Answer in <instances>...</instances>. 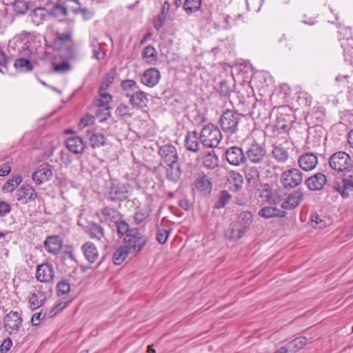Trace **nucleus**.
Wrapping results in <instances>:
<instances>
[{
	"label": "nucleus",
	"mask_w": 353,
	"mask_h": 353,
	"mask_svg": "<svg viewBox=\"0 0 353 353\" xmlns=\"http://www.w3.org/2000/svg\"><path fill=\"white\" fill-rule=\"evenodd\" d=\"M252 214L249 211L239 214L236 221L232 222L226 232V236L231 240H239L246 233L252 223Z\"/></svg>",
	"instance_id": "1"
},
{
	"label": "nucleus",
	"mask_w": 353,
	"mask_h": 353,
	"mask_svg": "<svg viewBox=\"0 0 353 353\" xmlns=\"http://www.w3.org/2000/svg\"><path fill=\"white\" fill-rule=\"evenodd\" d=\"M200 139L203 146L209 148H216L222 139L221 132L217 126L208 123L203 127Z\"/></svg>",
	"instance_id": "2"
},
{
	"label": "nucleus",
	"mask_w": 353,
	"mask_h": 353,
	"mask_svg": "<svg viewBox=\"0 0 353 353\" xmlns=\"http://www.w3.org/2000/svg\"><path fill=\"white\" fill-rule=\"evenodd\" d=\"M243 115L235 110H227L221 115L219 124L224 132L232 135L238 130L239 123Z\"/></svg>",
	"instance_id": "3"
},
{
	"label": "nucleus",
	"mask_w": 353,
	"mask_h": 353,
	"mask_svg": "<svg viewBox=\"0 0 353 353\" xmlns=\"http://www.w3.org/2000/svg\"><path fill=\"white\" fill-rule=\"evenodd\" d=\"M145 235L141 234L137 228H132L124 237L123 245L129 249L132 256H136L147 243Z\"/></svg>",
	"instance_id": "4"
},
{
	"label": "nucleus",
	"mask_w": 353,
	"mask_h": 353,
	"mask_svg": "<svg viewBox=\"0 0 353 353\" xmlns=\"http://www.w3.org/2000/svg\"><path fill=\"white\" fill-rule=\"evenodd\" d=\"M246 160L253 164L270 165V161L268 159L267 151L262 144L254 141L245 151Z\"/></svg>",
	"instance_id": "5"
},
{
	"label": "nucleus",
	"mask_w": 353,
	"mask_h": 353,
	"mask_svg": "<svg viewBox=\"0 0 353 353\" xmlns=\"http://www.w3.org/2000/svg\"><path fill=\"white\" fill-rule=\"evenodd\" d=\"M329 165L337 172H350L352 167L350 156L342 151L335 152L330 157Z\"/></svg>",
	"instance_id": "6"
},
{
	"label": "nucleus",
	"mask_w": 353,
	"mask_h": 353,
	"mask_svg": "<svg viewBox=\"0 0 353 353\" xmlns=\"http://www.w3.org/2000/svg\"><path fill=\"white\" fill-rule=\"evenodd\" d=\"M23 319L18 312L10 311L3 319L5 331L9 335H16L22 326Z\"/></svg>",
	"instance_id": "7"
},
{
	"label": "nucleus",
	"mask_w": 353,
	"mask_h": 353,
	"mask_svg": "<svg viewBox=\"0 0 353 353\" xmlns=\"http://www.w3.org/2000/svg\"><path fill=\"white\" fill-rule=\"evenodd\" d=\"M303 181V174L297 168H290L281 175V183L285 188H294L299 185Z\"/></svg>",
	"instance_id": "8"
},
{
	"label": "nucleus",
	"mask_w": 353,
	"mask_h": 353,
	"mask_svg": "<svg viewBox=\"0 0 353 353\" xmlns=\"http://www.w3.org/2000/svg\"><path fill=\"white\" fill-rule=\"evenodd\" d=\"M290 151H292V143L285 140L281 143H274L272 144V157L280 163H286L289 158Z\"/></svg>",
	"instance_id": "9"
},
{
	"label": "nucleus",
	"mask_w": 353,
	"mask_h": 353,
	"mask_svg": "<svg viewBox=\"0 0 353 353\" xmlns=\"http://www.w3.org/2000/svg\"><path fill=\"white\" fill-rule=\"evenodd\" d=\"M333 189L337 192L342 198L347 199L350 192H353V173L344 174L341 179L335 181Z\"/></svg>",
	"instance_id": "10"
},
{
	"label": "nucleus",
	"mask_w": 353,
	"mask_h": 353,
	"mask_svg": "<svg viewBox=\"0 0 353 353\" xmlns=\"http://www.w3.org/2000/svg\"><path fill=\"white\" fill-rule=\"evenodd\" d=\"M39 43L33 37H29L19 50L21 57L36 62L39 56Z\"/></svg>",
	"instance_id": "11"
},
{
	"label": "nucleus",
	"mask_w": 353,
	"mask_h": 353,
	"mask_svg": "<svg viewBox=\"0 0 353 353\" xmlns=\"http://www.w3.org/2000/svg\"><path fill=\"white\" fill-rule=\"evenodd\" d=\"M225 157L230 165L236 166L244 163L246 161L245 153L243 152L241 148L238 146H232L228 148L225 150Z\"/></svg>",
	"instance_id": "12"
},
{
	"label": "nucleus",
	"mask_w": 353,
	"mask_h": 353,
	"mask_svg": "<svg viewBox=\"0 0 353 353\" xmlns=\"http://www.w3.org/2000/svg\"><path fill=\"white\" fill-rule=\"evenodd\" d=\"M37 192L34 188L29 184H23L16 192L17 200L22 204H27L37 199Z\"/></svg>",
	"instance_id": "13"
},
{
	"label": "nucleus",
	"mask_w": 353,
	"mask_h": 353,
	"mask_svg": "<svg viewBox=\"0 0 353 353\" xmlns=\"http://www.w3.org/2000/svg\"><path fill=\"white\" fill-rule=\"evenodd\" d=\"M36 279L42 283H52L54 278V271L52 265L45 263L37 266Z\"/></svg>",
	"instance_id": "14"
},
{
	"label": "nucleus",
	"mask_w": 353,
	"mask_h": 353,
	"mask_svg": "<svg viewBox=\"0 0 353 353\" xmlns=\"http://www.w3.org/2000/svg\"><path fill=\"white\" fill-rule=\"evenodd\" d=\"M52 176V170L51 165L45 163L41 164L32 174V181L37 185H41L48 181Z\"/></svg>",
	"instance_id": "15"
},
{
	"label": "nucleus",
	"mask_w": 353,
	"mask_h": 353,
	"mask_svg": "<svg viewBox=\"0 0 353 353\" xmlns=\"http://www.w3.org/2000/svg\"><path fill=\"white\" fill-rule=\"evenodd\" d=\"M159 154L164 163H176L179 160L177 150L174 145L170 143L159 147Z\"/></svg>",
	"instance_id": "16"
},
{
	"label": "nucleus",
	"mask_w": 353,
	"mask_h": 353,
	"mask_svg": "<svg viewBox=\"0 0 353 353\" xmlns=\"http://www.w3.org/2000/svg\"><path fill=\"white\" fill-rule=\"evenodd\" d=\"M184 145L187 150L193 153H198L201 148V145H203L201 142L200 134L196 130L188 132L185 135Z\"/></svg>",
	"instance_id": "17"
},
{
	"label": "nucleus",
	"mask_w": 353,
	"mask_h": 353,
	"mask_svg": "<svg viewBox=\"0 0 353 353\" xmlns=\"http://www.w3.org/2000/svg\"><path fill=\"white\" fill-rule=\"evenodd\" d=\"M125 97L129 99V102L133 107L139 109L145 108L149 101L147 93L140 90L132 93L126 92Z\"/></svg>",
	"instance_id": "18"
},
{
	"label": "nucleus",
	"mask_w": 353,
	"mask_h": 353,
	"mask_svg": "<svg viewBox=\"0 0 353 353\" xmlns=\"http://www.w3.org/2000/svg\"><path fill=\"white\" fill-rule=\"evenodd\" d=\"M161 74L158 69L150 68L145 70L141 76V83L148 88H153L158 84Z\"/></svg>",
	"instance_id": "19"
},
{
	"label": "nucleus",
	"mask_w": 353,
	"mask_h": 353,
	"mask_svg": "<svg viewBox=\"0 0 353 353\" xmlns=\"http://www.w3.org/2000/svg\"><path fill=\"white\" fill-rule=\"evenodd\" d=\"M101 222L107 223L112 225L121 219L120 212L114 208L105 207L101 210L100 214L97 213Z\"/></svg>",
	"instance_id": "20"
},
{
	"label": "nucleus",
	"mask_w": 353,
	"mask_h": 353,
	"mask_svg": "<svg viewBox=\"0 0 353 353\" xmlns=\"http://www.w3.org/2000/svg\"><path fill=\"white\" fill-rule=\"evenodd\" d=\"M327 181V176L323 173L318 172L307 178L305 184L310 190L316 191L322 190Z\"/></svg>",
	"instance_id": "21"
},
{
	"label": "nucleus",
	"mask_w": 353,
	"mask_h": 353,
	"mask_svg": "<svg viewBox=\"0 0 353 353\" xmlns=\"http://www.w3.org/2000/svg\"><path fill=\"white\" fill-rule=\"evenodd\" d=\"M298 163L302 170L311 171L316 168L318 158L313 152H306L299 156Z\"/></svg>",
	"instance_id": "22"
},
{
	"label": "nucleus",
	"mask_w": 353,
	"mask_h": 353,
	"mask_svg": "<svg viewBox=\"0 0 353 353\" xmlns=\"http://www.w3.org/2000/svg\"><path fill=\"white\" fill-rule=\"evenodd\" d=\"M304 195L300 190L295 191L289 194L287 199L282 202L281 207L283 210H291L296 208L303 201Z\"/></svg>",
	"instance_id": "23"
},
{
	"label": "nucleus",
	"mask_w": 353,
	"mask_h": 353,
	"mask_svg": "<svg viewBox=\"0 0 353 353\" xmlns=\"http://www.w3.org/2000/svg\"><path fill=\"white\" fill-rule=\"evenodd\" d=\"M194 187L199 192L210 193L212 190V181L208 176L200 174L195 179Z\"/></svg>",
	"instance_id": "24"
},
{
	"label": "nucleus",
	"mask_w": 353,
	"mask_h": 353,
	"mask_svg": "<svg viewBox=\"0 0 353 353\" xmlns=\"http://www.w3.org/2000/svg\"><path fill=\"white\" fill-rule=\"evenodd\" d=\"M113 100L112 94L107 92H100L98 90V96L92 101L93 108H101L110 106V103Z\"/></svg>",
	"instance_id": "25"
},
{
	"label": "nucleus",
	"mask_w": 353,
	"mask_h": 353,
	"mask_svg": "<svg viewBox=\"0 0 353 353\" xmlns=\"http://www.w3.org/2000/svg\"><path fill=\"white\" fill-rule=\"evenodd\" d=\"M66 146L70 151L74 154L82 153L85 148L84 142L79 137L68 138L66 141Z\"/></svg>",
	"instance_id": "26"
},
{
	"label": "nucleus",
	"mask_w": 353,
	"mask_h": 353,
	"mask_svg": "<svg viewBox=\"0 0 353 353\" xmlns=\"http://www.w3.org/2000/svg\"><path fill=\"white\" fill-rule=\"evenodd\" d=\"M166 168V177L172 182H176L181 177V169L178 161L176 163H165Z\"/></svg>",
	"instance_id": "27"
},
{
	"label": "nucleus",
	"mask_w": 353,
	"mask_h": 353,
	"mask_svg": "<svg viewBox=\"0 0 353 353\" xmlns=\"http://www.w3.org/2000/svg\"><path fill=\"white\" fill-rule=\"evenodd\" d=\"M287 213L285 210H279L276 207L267 206L261 208L259 212V215L265 219L272 217H285Z\"/></svg>",
	"instance_id": "28"
},
{
	"label": "nucleus",
	"mask_w": 353,
	"mask_h": 353,
	"mask_svg": "<svg viewBox=\"0 0 353 353\" xmlns=\"http://www.w3.org/2000/svg\"><path fill=\"white\" fill-rule=\"evenodd\" d=\"M341 46L344 50L345 62L353 68V38H347L341 41Z\"/></svg>",
	"instance_id": "29"
},
{
	"label": "nucleus",
	"mask_w": 353,
	"mask_h": 353,
	"mask_svg": "<svg viewBox=\"0 0 353 353\" xmlns=\"http://www.w3.org/2000/svg\"><path fill=\"white\" fill-rule=\"evenodd\" d=\"M245 176L250 185L257 186L260 181V174L256 166L247 165L245 169Z\"/></svg>",
	"instance_id": "30"
},
{
	"label": "nucleus",
	"mask_w": 353,
	"mask_h": 353,
	"mask_svg": "<svg viewBox=\"0 0 353 353\" xmlns=\"http://www.w3.org/2000/svg\"><path fill=\"white\" fill-rule=\"evenodd\" d=\"M44 248L48 252L57 254L61 248V242L57 236H48L44 241Z\"/></svg>",
	"instance_id": "31"
},
{
	"label": "nucleus",
	"mask_w": 353,
	"mask_h": 353,
	"mask_svg": "<svg viewBox=\"0 0 353 353\" xmlns=\"http://www.w3.org/2000/svg\"><path fill=\"white\" fill-rule=\"evenodd\" d=\"M141 57L146 63L154 65L158 60V52L153 46L148 45L142 50Z\"/></svg>",
	"instance_id": "32"
},
{
	"label": "nucleus",
	"mask_w": 353,
	"mask_h": 353,
	"mask_svg": "<svg viewBox=\"0 0 353 353\" xmlns=\"http://www.w3.org/2000/svg\"><path fill=\"white\" fill-rule=\"evenodd\" d=\"M130 255H132L131 252L126 246L122 245L115 250L112 256L113 263L117 265H119L122 264Z\"/></svg>",
	"instance_id": "33"
},
{
	"label": "nucleus",
	"mask_w": 353,
	"mask_h": 353,
	"mask_svg": "<svg viewBox=\"0 0 353 353\" xmlns=\"http://www.w3.org/2000/svg\"><path fill=\"white\" fill-rule=\"evenodd\" d=\"M126 198L127 190L125 187L119 185L112 187L108 196V199L111 201H120Z\"/></svg>",
	"instance_id": "34"
},
{
	"label": "nucleus",
	"mask_w": 353,
	"mask_h": 353,
	"mask_svg": "<svg viewBox=\"0 0 353 353\" xmlns=\"http://www.w3.org/2000/svg\"><path fill=\"white\" fill-rule=\"evenodd\" d=\"M28 302L32 310H34L44 304L46 296L43 292L30 293L28 295Z\"/></svg>",
	"instance_id": "35"
},
{
	"label": "nucleus",
	"mask_w": 353,
	"mask_h": 353,
	"mask_svg": "<svg viewBox=\"0 0 353 353\" xmlns=\"http://www.w3.org/2000/svg\"><path fill=\"white\" fill-rule=\"evenodd\" d=\"M59 53L66 59H73L77 56V48L74 42L59 46Z\"/></svg>",
	"instance_id": "36"
},
{
	"label": "nucleus",
	"mask_w": 353,
	"mask_h": 353,
	"mask_svg": "<svg viewBox=\"0 0 353 353\" xmlns=\"http://www.w3.org/2000/svg\"><path fill=\"white\" fill-rule=\"evenodd\" d=\"M33 63L35 62L28 59L27 58L21 57L20 58L16 59L14 63V66L17 70L22 72H26L31 71L33 69Z\"/></svg>",
	"instance_id": "37"
},
{
	"label": "nucleus",
	"mask_w": 353,
	"mask_h": 353,
	"mask_svg": "<svg viewBox=\"0 0 353 353\" xmlns=\"http://www.w3.org/2000/svg\"><path fill=\"white\" fill-rule=\"evenodd\" d=\"M307 339L304 336H300L288 342L286 346L290 353H296L302 349L307 344Z\"/></svg>",
	"instance_id": "38"
},
{
	"label": "nucleus",
	"mask_w": 353,
	"mask_h": 353,
	"mask_svg": "<svg viewBox=\"0 0 353 353\" xmlns=\"http://www.w3.org/2000/svg\"><path fill=\"white\" fill-rule=\"evenodd\" d=\"M49 13L59 21H63L67 17L68 8L65 6L56 4L51 8Z\"/></svg>",
	"instance_id": "39"
},
{
	"label": "nucleus",
	"mask_w": 353,
	"mask_h": 353,
	"mask_svg": "<svg viewBox=\"0 0 353 353\" xmlns=\"http://www.w3.org/2000/svg\"><path fill=\"white\" fill-rule=\"evenodd\" d=\"M202 0H185L183 9L186 14H190L199 10Z\"/></svg>",
	"instance_id": "40"
},
{
	"label": "nucleus",
	"mask_w": 353,
	"mask_h": 353,
	"mask_svg": "<svg viewBox=\"0 0 353 353\" xmlns=\"http://www.w3.org/2000/svg\"><path fill=\"white\" fill-rule=\"evenodd\" d=\"M219 160L214 151L208 152L203 158V165L209 169H214L218 165Z\"/></svg>",
	"instance_id": "41"
},
{
	"label": "nucleus",
	"mask_w": 353,
	"mask_h": 353,
	"mask_svg": "<svg viewBox=\"0 0 353 353\" xmlns=\"http://www.w3.org/2000/svg\"><path fill=\"white\" fill-rule=\"evenodd\" d=\"M21 181L22 178L21 176H14L3 184L2 190L5 192H12Z\"/></svg>",
	"instance_id": "42"
},
{
	"label": "nucleus",
	"mask_w": 353,
	"mask_h": 353,
	"mask_svg": "<svg viewBox=\"0 0 353 353\" xmlns=\"http://www.w3.org/2000/svg\"><path fill=\"white\" fill-rule=\"evenodd\" d=\"M104 236L103 228L96 223H90V238L96 239L99 241Z\"/></svg>",
	"instance_id": "43"
},
{
	"label": "nucleus",
	"mask_w": 353,
	"mask_h": 353,
	"mask_svg": "<svg viewBox=\"0 0 353 353\" xmlns=\"http://www.w3.org/2000/svg\"><path fill=\"white\" fill-rule=\"evenodd\" d=\"M57 39L59 46L64 44L71 43L74 42L72 40V29H68L63 32L57 33Z\"/></svg>",
	"instance_id": "44"
},
{
	"label": "nucleus",
	"mask_w": 353,
	"mask_h": 353,
	"mask_svg": "<svg viewBox=\"0 0 353 353\" xmlns=\"http://www.w3.org/2000/svg\"><path fill=\"white\" fill-rule=\"evenodd\" d=\"M231 195L225 190L221 191L219 194L218 200L216 201L214 207L216 208H222L230 201Z\"/></svg>",
	"instance_id": "45"
},
{
	"label": "nucleus",
	"mask_w": 353,
	"mask_h": 353,
	"mask_svg": "<svg viewBox=\"0 0 353 353\" xmlns=\"http://www.w3.org/2000/svg\"><path fill=\"white\" fill-rule=\"evenodd\" d=\"M95 114L99 122H104L111 117V107L98 108Z\"/></svg>",
	"instance_id": "46"
},
{
	"label": "nucleus",
	"mask_w": 353,
	"mask_h": 353,
	"mask_svg": "<svg viewBox=\"0 0 353 353\" xmlns=\"http://www.w3.org/2000/svg\"><path fill=\"white\" fill-rule=\"evenodd\" d=\"M114 80V74L113 72L107 73L99 85V90H100V92H106L109 87L113 83Z\"/></svg>",
	"instance_id": "47"
},
{
	"label": "nucleus",
	"mask_w": 353,
	"mask_h": 353,
	"mask_svg": "<svg viewBox=\"0 0 353 353\" xmlns=\"http://www.w3.org/2000/svg\"><path fill=\"white\" fill-rule=\"evenodd\" d=\"M112 226L116 228L117 234L120 237L124 234L126 235L131 230L129 228L128 223L126 221L121 220V219L119 220L118 222L112 225Z\"/></svg>",
	"instance_id": "48"
},
{
	"label": "nucleus",
	"mask_w": 353,
	"mask_h": 353,
	"mask_svg": "<svg viewBox=\"0 0 353 353\" xmlns=\"http://www.w3.org/2000/svg\"><path fill=\"white\" fill-rule=\"evenodd\" d=\"M171 229L170 228H159L157 232V239L161 244H164L170 235Z\"/></svg>",
	"instance_id": "49"
},
{
	"label": "nucleus",
	"mask_w": 353,
	"mask_h": 353,
	"mask_svg": "<svg viewBox=\"0 0 353 353\" xmlns=\"http://www.w3.org/2000/svg\"><path fill=\"white\" fill-rule=\"evenodd\" d=\"M115 114L120 118L130 117V108L128 105L121 103L115 110Z\"/></svg>",
	"instance_id": "50"
},
{
	"label": "nucleus",
	"mask_w": 353,
	"mask_h": 353,
	"mask_svg": "<svg viewBox=\"0 0 353 353\" xmlns=\"http://www.w3.org/2000/svg\"><path fill=\"white\" fill-rule=\"evenodd\" d=\"M121 87L127 92H130V91L134 92L139 90V86L137 85V82L133 79H125L122 81L121 83Z\"/></svg>",
	"instance_id": "51"
},
{
	"label": "nucleus",
	"mask_w": 353,
	"mask_h": 353,
	"mask_svg": "<svg viewBox=\"0 0 353 353\" xmlns=\"http://www.w3.org/2000/svg\"><path fill=\"white\" fill-rule=\"evenodd\" d=\"M150 216V210L148 209H141L135 212L134 216L137 224H140Z\"/></svg>",
	"instance_id": "52"
},
{
	"label": "nucleus",
	"mask_w": 353,
	"mask_h": 353,
	"mask_svg": "<svg viewBox=\"0 0 353 353\" xmlns=\"http://www.w3.org/2000/svg\"><path fill=\"white\" fill-rule=\"evenodd\" d=\"M105 137L101 134H93L90 137V144L92 148H98L105 143Z\"/></svg>",
	"instance_id": "53"
},
{
	"label": "nucleus",
	"mask_w": 353,
	"mask_h": 353,
	"mask_svg": "<svg viewBox=\"0 0 353 353\" xmlns=\"http://www.w3.org/2000/svg\"><path fill=\"white\" fill-rule=\"evenodd\" d=\"M228 181L230 182H234L233 187L234 190H237L241 188L243 183V178L242 176L238 172H232L230 175Z\"/></svg>",
	"instance_id": "54"
},
{
	"label": "nucleus",
	"mask_w": 353,
	"mask_h": 353,
	"mask_svg": "<svg viewBox=\"0 0 353 353\" xmlns=\"http://www.w3.org/2000/svg\"><path fill=\"white\" fill-rule=\"evenodd\" d=\"M47 309L42 310L39 312L34 313L31 318V323L33 326H37L39 325L41 321L46 319Z\"/></svg>",
	"instance_id": "55"
},
{
	"label": "nucleus",
	"mask_w": 353,
	"mask_h": 353,
	"mask_svg": "<svg viewBox=\"0 0 353 353\" xmlns=\"http://www.w3.org/2000/svg\"><path fill=\"white\" fill-rule=\"evenodd\" d=\"M57 290L59 295L66 294L70 291V285L66 280H62L57 283Z\"/></svg>",
	"instance_id": "56"
},
{
	"label": "nucleus",
	"mask_w": 353,
	"mask_h": 353,
	"mask_svg": "<svg viewBox=\"0 0 353 353\" xmlns=\"http://www.w3.org/2000/svg\"><path fill=\"white\" fill-rule=\"evenodd\" d=\"M53 68L55 72L64 74L70 71L71 66L67 61H64L61 63H53Z\"/></svg>",
	"instance_id": "57"
},
{
	"label": "nucleus",
	"mask_w": 353,
	"mask_h": 353,
	"mask_svg": "<svg viewBox=\"0 0 353 353\" xmlns=\"http://www.w3.org/2000/svg\"><path fill=\"white\" fill-rule=\"evenodd\" d=\"M312 132L311 131L309 132V135L307 137V143H312L313 147H319L322 143V137L321 135H314L312 136Z\"/></svg>",
	"instance_id": "58"
},
{
	"label": "nucleus",
	"mask_w": 353,
	"mask_h": 353,
	"mask_svg": "<svg viewBox=\"0 0 353 353\" xmlns=\"http://www.w3.org/2000/svg\"><path fill=\"white\" fill-rule=\"evenodd\" d=\"M78 225L82 227L83 229L87 231L88 228V214L85 211V212H82L79 215L78 217Z\"/></svg>",
	"instance_id": "59"
},
{
	"label": "nucleus",
	"mask_w": 353,
	"mask_h": 353,
	"mask_svg": "<svg viewBox=\"0 0 353 353\" xmlns=\"http://www.w3.org/2000/svg\"><path fill=\"white\" fill-rule=\"evenodd\" d=\"M45 10L42 8H37L34 9L32 14V18L34 21H36L35 18H39V21H37V23H41V21L46 16Z\"/></svg>",
	"instance_id": "60"
},
{
	"label": "nucleus",
	"mask_w": 353,
	"mask_h": 353,
	"mask_svg": "<svg viewBox=\"0 0 353 353\" xmlns=\"http://www.w3.org/2000/svg\"><path fill=\"white\" fill-rule=\"evenodd\" d=\"M12 345V341L10 338L8 337L3 340L0 345V352L6 353L10 350Z\"/></svg>",
	"instance_id": "61"
},
{
	"label": "nucleus",
	"mask_w": 353,
	"mask_h": 353,
	"mask_svg": "<svg viewBox=\"0 0 353 353\" xmlns=\"http://www.w3.org/2000/svg\"><path fill=\"white\" fill-rule=\"evenodd\" d=\"M92 52L93 58L98 61L103 60L106 57L105 52L101 50L100 48L94 47V48L92 50Z\"/></svg>",
	"instance_id": "62"
},
{
	"label": "nucleus",
	"mask_w": 353,
	"mask_h": 353,
	"mask_svg": "<svg viewBox=\"0 0 353 353\" xmlns=\"http://www.w3.org/2000/svg\"><path fill=\"white\" fill-rule=\"evenodd\" d=\"M11 211L10 205L5 201H0V216H4Z\"/></svg>",
	"instance_id": "63"
},
{
	"label": "nucleus",
	"mask_w": 353,
	"mask_h": 353,
	"mask_svg": "<svg viewBox=\"0 0 353 353\" xmlns=\"http://www.w3.org/2000/svg\"><path fill=\"white\" fill-rule=\"evenodd\" d=\"M311 221L313 224V227L317 228H323L324 226L323 221L320 219L318 214L314 213L311 216Z\"/></svg>",
	"instance_id": "64"
}]
</instances>
